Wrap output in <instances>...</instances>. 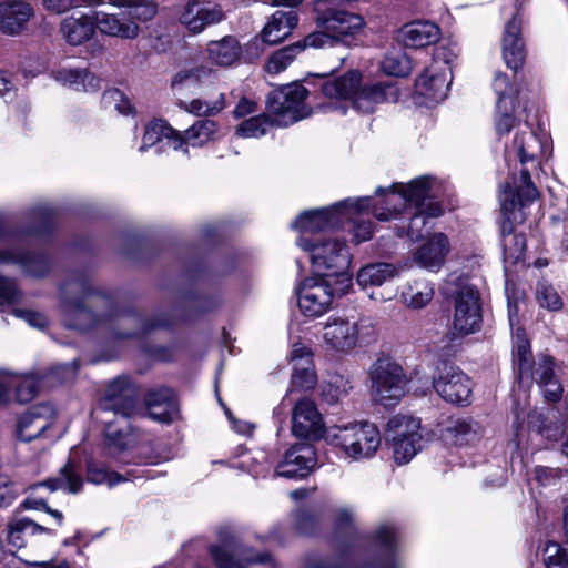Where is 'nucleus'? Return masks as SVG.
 Returning a JSON list of instances; mask_svg holds the SVG:
<instances>
[{
    "label": "nucleus",
    "mask_w": 568,
    "mask_h": 568,
    "mask_svg": "<svg viewBox=\"0 0 568 568\" xmlns=\"http://www.w3.org/2000/svg\"><path fill=\"white\" fill-rule=\"evenodd\" d=\"M440 29L427 20H416L404 24L399 30V39L407 48H424L437 43Z\"/></svg>",
    "instance_id": "2f4dec72"
},
{
    "label": "nucleus",
    "mask_w": 568,
    "mask_h": 568,
    "mask_svg": "<svg viewBox=\"0 0 568 568\" xmlns=\"http://www.w3.org/2000/svg\"><path fill=\"white\" fill-rule=\"evenodd\" d=\"M224 14L219 6L194 0L189 2L181 13V23L193 33L202 32L207 26L219 23Z\"/></svg>",
    "instance_id": "a878e982"
},
{
    "label": "nucleus",
    "mask_w": 568,
    "mask_h": 568,
    "mask_svg": "<svg viewBox=\"0 0 568 568\" xmlns=\"http://www.w3.org/2000/svg\"><path fill=\"white\" fill-rule=\"evenodd\" d=\"M205 52L210 63L221 68H229L239 61L241 45L236 38L226 36L220 40L210 41Z\"/></svg>",
    "instance_id": "c9c22d12"
},
{
    "label": "nucleus",
    "mask_w": 568,
    "mask_h": 568,
    "mask_svg": "<svg viewBox=\"0 0 568 568\" xmlns=\"http://www.w3.org/2000/svg\"><path fill=\"white\" fill-rule=\"evenodd\" d=\"M108 3L119 12H97L95 24L111 37L134 39L140 33L139 22L149 21L156 14V6L151 0H109Z\"/></svg>",
    "instance_id": "39448f33"
},
{
    "label": "nucleus",
    "mask_w": 568,
    "mask_h": 568,
    "mask_svg": "<svg viewBox=\"0 0 568 568\" xmlns=\"http://www.w3.org/2000/svg\"><path fill=\"white\" fill-rule=\"evenodd\" d=\"M225 106V94L220 92L216 98L193 99L186 104L185 110L199 116H212L219 114Z\"/></svg>",
    "instance_id": "a18cd8bd"
},
{
    "label": "nucleus",
    "mask_w": 568,
    "mask_h": 568,
    "mask_svg": "<svg viewBox=\"0 0 568 568\" xmlns=\"http://www.w3.org/2000/svg\"><path fill=\"white\" fill-rule=\"evenodd\" d=\"M503 232H505V227L503 229ZM503 247L505 257L510 260L513 263H518L524 258L526 239L523 234H515L511 232L504 233Z\"/></svg>",
    "instance_id": "603ef678"
},
{
    "label": "nucleus",
    "mask_w": 568,
    "mask_h": 568,
    "mask_svg": "<svg viewBox=\"0 0 568 568\" xmlns=\"http://www.w3.org/2000/svg\"><path fill=\"white\" fill-rule=\"evenodd\" d=\"M362 77L357 71L325 80L321 85L324 97L336 100H352L354 109L362 113H372L376 106L384 102H396L398 91L390 83H374L361 85Z\"/></svg>",
    "instance_id": "f03ea898"
},
{
    "label": "nucleus",
    "mask_w": 568,
    "mask_h": 568,
    "mask_svg": "<svg viewBox=\"0 0 568 568\" xmlns=\"http://www.w3.org/2000/svg\"><path fill=\"white\" fill-rule=\"evenodd\" d=\"M18 317L23 318L29 325L38 328H43L47 325V317L31 310H14Z\"/></svg>",
    "instance_id": "338daca9"
},
{
    "label": "nucleus",
    "mask_w": 568,
    "mask_h": 568,
    "mask_svg": "<svg viewBox=\"0 0 568 568\" xmlns=\"http://www.w3.org/2000/svg\"><path fill=\"white\" fill-rule=\"evenodd\" d=\"M317 466V456L313 445L300 443L292 446L277 464L275 473L280 477L303 478Z\"/></svg>",
    "instance_id": "412c9836"
},
{
    "label": "nucleus",
    "mask_w": 568,
    "mask_h": 568,
    "mask_svg": "<svg viewBox=\"0 0 568 568\" xmlns=\"http://www.w3.org/2000/svg\"><path fill=\"white\" fill-rule=\"evenodd\" d=\"M0 262L17 263L22 265L23 270L31 276L41 277L50 270L49 261L43 255H29L14 250H4L0 252Z\"/></svg>",
    "instance_id": "58836bf2"
},
{
    "label": "nucleus",
    "mask_w": 568,
    "mask_h": 568,
    "mask_svg": "<svg viewBox=\"0 0 568 568\" xmlns=\"http://www.w3.org/2000/svg\"><path fill=\"white\" fill-rule=\"evenodd\" d=\"M135 414L104 415L99 417L104 425L105 444L114 453H122L133 444L130 418Z\"/></svg>",
    "instance_id": "393cba45"
},
{
    "label": "nucleus",
    "mask_w": 568,
    "mask_h": 568,
    "mask_svg": "<svg viewBox=\"0 0 568 568\" xmlns=\"http://www.w3.org/2000/svg\"><path fill=\"white\" fill-rule=\"evenodd\" d=\"M351 388L352 386L348 381L337 376L328 384L327 388L323 390V395L328 403L334 404L345 397Z\"/></svg>",
    "instance_id": "bf43d9fd"
},
{
    "label": "nucleus",
    "mask_w": 568,
    "mask_h": 568,
    "mask_svg": "<svg viewBox=\"0 0 568 568\" xmlns=\"http://www.w3.org/2000/svg\"><path fill=\"white\" fill-rule=\"evenodd\" d=\"M449 250L447 236L444 233H435L414 253V262L419 267L436 273L443 267Z\"/></svg>",
    "instance_id": "cd10ccee"
},
{
    "label": "nucleus",
    "mask_w": 568,
    "mask_h": 568,
    "mask_svg": "<svg viewBox=\"0 0 568 568\" xmlns=\"http://www.w3.org/2000/svg\"><path fill=\"white\" fill-rule=\"evenodd\" d=\"M327 439L354 460L372 457L381 445L379 430L371 423L334 426L328 430Z\"/></svg>",
    "instance_id": "9b49d317"
},
{
    "label": "nucleus",
    "mask_w": 568,
    "mask_h": 568,
    "mask_svg": "<svg viewBox=\"0 0 568 568\" xmlns=\"http://www.w3.org/2000/svg\"><path fill=\"white\" fill-rule=\"evenodd\" d=\"M536 298L541 307L549 311H559L564 305L556 288L546 282L538 283Z\"/></svg>",
    "instance_id": "5fc2aeb1"
},
{
    "label": "nucleus",
    "mask_w": 568,
    "mask_h": 568,
    "mask_svg": "<svg viewBox=\"0 0 568 568\" xmlns=\"http://www.w3.org/2000/svg\"><path fill=\"white\" fill-rule=\"evenodd\" d=\"M103 0H43L45 9L52 13L61 14L82 4L99 6Z\"/></svg>",
    "instance_id": "4d7b16f0"
},
{
    "label": "nucleus",
    "mask_w": 568,
    "mask_h": 568,
    "mask_svg": "<svg viewBox=\"0 0 568 568\" xmlns=\"http://www.w3.org/2000/svg\"><path fill=\"white\" fill-rule=\"evenodd\" d=\"M382 69L394 77H404L408 72L407 61L396 55H386L382 61Z\"/></svg>",
    "instance_id": "680f3d73"
},
{
    "label": "nucleus",
    "mask_w": 568,
    "mask_h": 568,
    "mask_svg": "<svg viewBox=\"0 0 568 568\" xmlns=\"http://www.w3.org/2000/svg\"><path fill=\"white\" fill-rule=\"evenodd\" d=\"M292 386L301 389H311L316 384V374L312 358L304 359V363H296L293 366Z\"/></svg>",
    "instance_id": "8fccbe9b"
},
{
    "label": "nucleus",
    "mask_w": 568,
    "mask_h": 568,
    "mask_svg": "<svg viewBox=\"0 0 568 568\" xmlns=\"http://www.w3.org/2000/svg\"><path fill=\"white\" fill-rule=\"evenodd\" d=\"M292 424L293 434L297 437L316 438L322 433V416L308 398H302L295 404Z\"/></svg>",
    "instance_id": "bb28decb"
},
{
    "label": "nucleus",
    "mask_w": 568,
    "mask_h": 568,
    "mask_svg": "<svg viewBox=\"0 0 568 568\" xmlns=\"http://www.w3.org/2000/svg\"><path fill=\"white\" fill-rule=\"evenodd\" d=\"M20 296V293L10 278L0 276V304H10L16 302Z\"/></svg>",
    "instance_id": "0e129e2a"
},
{
    "label": "nucleus",
    "mask_w": 568,
    "mask_h": 568,
    "mask_svg": "<svg viewBox=\"0 0 568 568\" xmlns=\"http://www.w3.org/2000/svg\"><path fill=\"white\" fill-rule=\"evenodd\" d=\"M62 312L67 325L79 329H85L88 327L87 321L92 318L91 312L80 301H65L62 305Z\"/></svg>",
    "instance_id": "09e8293b"
},
{
    "label": "nucleus",
    "mask_w": 568,
    "mask_h": 568,
    "mask_svg": "<svg viewBox=\"0 0 568 568\" xmlns=\"http://www.w3.org/2000/svg\"><path fill=\"white\" fill-rule=\"evenodd\" d=\"M443 209L437 202H429L427 207L417 209L408 224V236L412 240L420 239L427 231L429 219L442 215Z\"/></svg>",
    "instance_id": "c03bdc74"
},
{
    "label": "nucleus",
    "mask_w": 568,
    "mask_h": 568,
    "mask_svg": "<svg viewBox=\"0 0 568 568\" xmlns=\"http://www.w3.org/2000/svg\"><path fill=\"white\" fill-rule=\"evenodd\" d=\"M520 34V20L515 16L507 22L503 37V55L508 68L519 69L525 60Z\"/></svg>",
    "instance_id": "f704fd0d"
},
{
    "label": "nucleus",
    "mask_w": 568,
    "mask_h": 568,
    "mask_svg": "<svg viewBox=\"0 0 568 568\" xmlns=\"http://www.w3.org/2000/svg\"><path fill=\"white\" fill-rule=\"evenodd\" d=\"M38 387L39 383L32 375L0 372V405L9 402L12 389H16L18 402L28 403L36 396Z\"/></svg>",
    "instance_id": "7c9ffc66"
},
{
    "label": "nucleus",
    "mask_w": 568,
    "mask_h": 568,
    "mask_svg": "<svg viewBox=\"0 0 568 568\" xmlns=\"http://www.w3.org/2000/svg\"><path fill=\"white\" fill-rule=\"evenodd\" d=\"M436 189V181L429 176L416 178L408 184L397 183L389 190L377 187L376 194L384 196L385 206L374 205L372 213L377 220L388 221L400 213L407 203L415 205L416 209L427 207V204L433 202Z\"/></svg>",
    "instance_id": "0eeeda50"
},
{
    "label": "nucleus",
    "mask_w": 568,
    "mask_h": 568,
    "mask_svg": "<svg viewBox=\"0 0 568 568\" xmlns=\"http://www.w3.org/2000/svg\"><path fill=\"white\" fill-rule=\"evenodd\" d=\"M100 412L104 415L135 414V392L125 376L111 381L100 403Z\"/></svg>",
    "instance_id": "aec40b11"
},
{
    "label": "nucleus",
    "mask_w": 568,
    "mask_h": 568,
    "mask_svg": "<svg viewBox=\"0 0 568 568\" xmlns=\"http://www.w3.org/2000/svg\"><path fill=\"white\" fill-rule=\"evenodd\" d=\"M496 131L499 135L508 133L511 128L515 125V118H514V110L515 104L511 102V99H509V104H504L503 110L499 111L496 108Z\"/></svg>",
    "instance_id": "13d9d810"
},
{
    "label": "nucleus",
    "mask_w": 568,
    "mask_h": 568,
    "mask_svg": "<svg viewBox=\"0 0 568 568\" xmlns=\"http://www.w3.org/2000/svg\"><path fill=\"white\" fill-rule=\"evenodd\" d=\"M433 387L443 399L453 404L467 403L471 394L468 376L459 367L446 362L437 365Z\"/></svg>",
    "instance_id": "2eb2a0df"
},
{
    "label": "nucleus",
    "mask_w": 568,
    "mask_h": 568,
    "mask_svg": "<svg viewBox=\"0 0 568 568\" xmlns=\"http://www.w3.org/2000/svg\"><path fill=\"white\" fill-rule=\"evenodd\" d=\"M55 419V410L50 404H39L29 408L19 419L18 436L31 442L49 429Z\"/></svg>",
    "instance_id": "4be33fe9"
},
{
    "label": "nucleus",
    "mask_w": 568,
    "mask_h": 568,
    "mask_svg": "<svg viewBox=\"0 0 568 568\" xmlns=\"http://www.w3.org/2000/svg\"><path fill=\"white\" fill-rule=\"evenodd\" d=\"M375 539L379 545L390 548L396 540V530L392 525L384 524L376 530Z\"/></svg>",
    "instance_id": "69168bd1"
},
{
    "label": "nucleus",
    "mask_w": 568,
    "mask_h": 568,
    "mask_svg": "<svg viewBox=\"0 0 568 568\" xmlns=\"http://www.w3.org/2000/svg\"><path fill=\"white\" fill-rule=\"evenodd\" d=\"M493 89L497 95V109L503 110L504 104H509V99L514 103L517 95V88L509 82L506 74L496 72L493 80Z\"/></svg>",
    "instance_id": "864d4df0"
},
{
    "label": "nucleus",
    "mask_w": 568,
    "mask_h": 568,
    "mask_svg": "<svg viewBox=\"0 0 568 568\" xmlns=\"http://www.w3.org/2000/svg\"><path fill=\"white\" fill-rule=\"evenodd\" d=\"M298 22V17L294 11L278 10L274 12L260 34L252 40L250 48L260 43L274 45L284 41L295 29Z\"/></svg>",
    "instance_id": "b1692460"
},
{
    "label": "nucleus",
    "mask_w": 568,
    "mask_h": 568,
    "mask_svg": "<svg viewBox=\"0 0 568 568\" xmlns=\"http://www.w3.org/2000/svg\"><path fill=\"white\" fill-rule=\"evenodd\" d=\"M323 339L328 348L347 354L373 343L376 329L369 318L351 322L344 317H329L323 327Z\"/></svg>",
    "instance_id": "9d476101"
},
{
    "label": "nucleus",
    "mask_w": 568,
    "mask_h": 568,
    "mask_svg": "<svg viewBox=\"0 0 568 568\" xmlns=\"http://www.w3.org/2000/svg\"><path fill=\"white\" fill-rule=\"evenodd\" d=\"M513 357L518 367L519 379H532L539 386L548 402H557L562 396V385L556 375L554 361L541 355L532 358L530 343L523 328L517 327L513 333Z\"/></svg>",
    "instance_id": "7ed1b4c3"
},
{
    "label": "nucleus",
    "mask_w": 568,
    "mask_h": 568,
    "mask_svg": "<svg viewBox=\"0 0 568 568\" xmlns=\"http://www.w3.org/2000/svg\"><path fill=\"white\" fill-rule=\"evenodd\" d=\"M339 214L341 210L335 211L334 205L326 209L306 211L292 225L302 232L301 236L308 237V234L338 227Z\"/></svg>",
    "instance_id": "c756f323"
},
{
    "label": "nucleus",
    "mask_w": 568,
    "mask_h": 568,
    "mask_svg": "<svg viewBox=\"0 0 568 568\" xmlns=\"http://www.w3.org/2000/svg\"><path fill=\"white\" fill-rule=\"evenodd\" d=\"M476 425L468 420H457L450 429L454 433L456 442L459 444L468 443L476 438Z\"/></svg>",
    "instance_id": "e2e57ef3"
},
{
    "label": "nucleus",
    "mask_w": 568,
    "mask_h": 568,
    "mask_svg": "<svg viewBox=\"0 0 568 568\" xmlns=\"http://www.w3.org/2000/svg\"><path fill=\"white\" fill-rule=\"evenodd\" d=\"M316 23L321 31L305 37V44L321 49L345 42V38L362 30L364 20L361 16L341 9L336 0H317L315 2Z\"/></svg>",
    "instance_id": "20e7f679"
},
{
    "label": "nucleus",
    "mask_w": 568,
    "mask_h": 568,
    "mask_svg": "<svg viewBox=\"0 0 568 568\" xmlns=\"http://www.w3.org/2000/svg\"><path fill=\"white\" fill-rule=\"evenodd\" d=\"M103 101L105 104H114L119 113L129 115L133 111V106L130 100L119 90L108 91L103 94Z\"/></svg>",
    "instance_id": "052dcab7"
},
{
    "label": "nucleus",
    "mask_w": 568,
    "mask_h": 568,
    "mask_svg": "<svg viewBox=\"0 0 568 568\" xmlns=\"http://www.w3.org/2000/svg\"><path fill=\"white\" fill-rule=\"evenodd\" d=\"M275 124L268 115L261 114L243 121L237 128V134L242 138H260L267 132V129Z\"/></svg>",
    "instance_id": "3c124183"
},
{
    "label": "nucleus",
    "mask_w": 568,
    "mask_h": 568,
    "mask_svg": "<svg viewBox=\"0 0 568 568\" xmlns=\"http://www.w3.org/2000/svg\"><path fill=\"white\" fill-rule=\"evenodd\" d=\"M87 480L93 485H108L113 487L114 485L124 480V478L113 471H109L102 464L90 458L85 464Z\"/></svg>",
    "instance_id": "de8ad7c7"
},
{
    "label": "nucleus",
    "mask_w": 568,
    "mask_h": 568,
    "mask_svg": "<svg viewBox=\"0 0 568 568\" xmlns=\"http://www.w3.org/2000/svg\"><path fill=\"white\" fill-rule=\"evenodd\" d=\"M182 146L183 141L178 131L162 120H154L145 125L139 152L143 153L150 148H155L156 153H162L168 149L178 151Z\"/></svg>",
    "instance_id": "5701e85b"
},
{
    "label": "nucleus",
    "mask_w": 568,
    "mask_h": 568,
    "mask_svg": "<svg viewBox=\"0 0 568 568\" xmlns=\"http://www.w3.org/2000/svg\"><path fill=\"white\" fill-rule=\"evenodd\" d=\"M547 139L541 140L531 131L526 130L517 133L511 145L506 146L508 160L518 159L521 164L520 175H513L499 193L500 209L507 221L521 223L525 220L523 209L538 195V191L530 181V170L538 165L539 158L545 153Z\"/></svg>",
    "instance_id": "f257e3e1"
},
{
    "label": "nucleus",
    "mask_w": 568,
    "mask_h": 568,
    "mask_svg": "<svg viewBox=\"0 0 568 568\" xmlns=\"http://www.w3.org/2000/svg\"><path fill=\"white\" fill-rule=\"evenodd\" d=\"M544 561L547 568H568V551L556 541H548L544 549Z\"/></svg>",
    "instance_id": "6e6d98bb"
},
{
    "label": "nucleus",
    "mask_w": 568,
    "mask_h": 568,
    "mask_svg": "<svg viewBox=\"0 0 568 568\" xmlns=\"http://www.w3.org/2000/svg\"><path fill=\"white\" fill-rule=\"evenodd\" d=\"M148 415L155 422L171 423L178 414V405L172 389L163 387L150 390L145 396Z\"/></svg>",
    "instance_id": "72a5a7b5"
},
{
    "label": "nucleus",
    "mask_w": 568,
    "mask_h": 568,
    "mask_svg": "<svg viewBox=\"0 0 568 568\" xmlns=\"http://www.w3.org/2000/svg\"><path fill=\"white\" fill-rule=\"evenodd\" d=\"M95 17L82 14L64 18L60 24V32L63 39L71 45H80L89 41L95 32Z\"/></svg>",
    "instance_id": "e433bc0d"
},
{
    "label": "nucleus",
    "mask_w": 568,
    "mask_h": 568,
    "mask_svg": "<svg viewBox=\"0 0 568 568\" xmlns=\"http://www.w3.org/2000/svg\"><path fill=\"white\" fill-rule=\"evenodd\" d=\"M387 430L394 462L397 465L409 463L422 448L419 419L406 415L394 416L387 423Z\"/></svg>",
    "instance_id": "4468645a"
},
{
    "label": "nucleus",
    "mask_w": 568,
    "mask_h": 568,
    "mask_svg": "<svg viewBox=\"0 0 568 568\" xmlns=\"http://www.w3.org/2000/svg\"><path fill=\"white\" fill-rule=\"evenodd\" d=\"M32 17L33 9L26 0H7L0 3V29L3 33H20Z\"/></svg>",
    "instance_id": "c85d7f7f"
},
{
    "label": "nucleus",
    "mask_w": 568,
    "mask_h": 568,
    "mask_svg": "<svg viewBox=\"0 0 568 568\" xmlns=\"http://www.w3.org/2000/svg\"><path fill=\"white\" fill-rule=\"evenodd\" d=\"M17 496V490L6 479H0V507L11 505Z\"/></svg>",
    "instance_id": "774afa93"
},
{
    "label": "nucleus",
    "mask_w": 568,
    "mask_h": 568,
    "mask_svg": "<svg viewBox=\"0 0 568 568\" xmlns=\"http://www.w3.org/2000/svg\"><path fill=\"white\" fill-rule=\"evenodd\" d=\"M434 297L433 285L425 280L407 283L402 292L404 304L413 310L425 307Z\"/></svg>",
    "instance_id": "79ce46f5"
},
{
    "label": "nucleus",
    "mask_w": 568,
    "mask_h": 568,
    "mask_svg": "<svg viewBox=\"0 0 568 568\" xmlns=\"http://www.w3.org/2000/svg\"><path fill=\"white\" fill-rule=\"evenodd\" d=\"M307 90L302 84L293 83L272 92L267 100V111L278 126H287L311 114L305 104Z\"/></svg>",
    "instance_id": "ddd939ff"
},
{
    "label": "nucleus",
    "mask_w": 568,
    "mask_h": 568,
    "mask_svg": "<svg viewBox=\"0 0 568 568\" xmlns=\"http://www.w3.org/2000/svg\"><path fill=\"white\" fill-rule=\"evenodd\" d=\"M82 486L83 479L79 474L74 462L69 459L60 469L57 477L49 478L29 487V495L22 501L21 507L24 509L43 510L52 516L57 520L58 525L61 526L63 523V514L48 506L45 497L41 495V490L48 489L50 493H53L61 489L71 494H77L82 489Z\"/></svg>",
    "instance_id": "f8f14e48"
},
{
    "label": "nucleus",
    "mask_w": 568,
    "mask_h": 568,
    "mask_svg": "<svg viewBox=\"0 0 568 568\" xmlns=\"http://www.w3.org/2000/svg\"><path fill=\"white\" fill-rule=\"evenodd\" d=\"M213 73V70L205 65L181 69L171 79V90L175 95H183L191 87L199 84Z\"/></svg>",
    "instance_id": "a19ab883"
},
{
    "label": "nucleus",
    "mask_w": 568,
    "mask_h": 568,
    "mask_svg": "<svg viewBox=\"0 0 568 568\" xmlns=\"http://www.w3.org/2000/svg\"><path fill=\"white\" fill-rule=\"evenodd\" d=\"M246 551L233 541L214 545L210 548L216 568H274L268 555H257L253 558L246 556Z\"/></svg>",
    "instance_id": "a211bd4d"
},
{
    "label": "nucleus",
    "mask_w": 568,
    "mask_h": 568,
    "mask_svg": "<svg viewBox=\"0 0 568 568\" xmlns=\"http://www.w3.org/2000/svg\"><path fill=\"white\" fill-rule=\"evenodd\" d=\"M398 274L399 270L390 263H373L363 266L357 272L356 281L368 293L369 298L385 302L395 295V290L387 285Z\"/></svg>",
    "instance_id": "dca6fc26"
},
{
    "label": "nucleus",
    "mask_w": 568,
    "mask_h": 568,
    "mask_svg": "<svg viewBox=\"0 0 568 568\" xmlns=\"http://www.w3.org/2000/svg\"><path fill=\"white\" fill-rule=\"evenodd\" d=\"M53 79L74 91L94 92L100 89V80L87 69L62 68L53 72Z\"/></svg>",
    "instance_id": "4c0bfd02"
},
{
    "label": "nucleus",
    "mask_w": 568,
    "mask_h": 568,
    "mask_svg": "<svg viewBox=\"0 0 568 568\" xmlns=\"http://www.w3.org/2000/svg\"><path fill=\"white\" fill-rule=\"evenodd\" d=\"M437 71L438 68L435 62L416 80L417 92L435 102H439L446 98L450 84V69L445 67V70L442 72Z\"/></svg>",
    "instance_id": "473e14b6"
},
{
    "label": "nucleus",
    "mask_w": 568,
    "mask_h": 568,
    "mask_svg": "<svg viewBox=\"0 0 568 568\" xmlns=\"http://www.w3.org/2000/svg\"><path fill=\"white\" fill-rule=\"evenodd\" d=\"M217 133V124L212 120H199L181 135L183 146L180 149L187 153V146H202L213 140Z\"/></svg>",
    "instance_id": "37998d69"
},
{
    "label": "nucleus",
    "mask_w": 568,
    "mask_h": 568,
    "mask_svg": "<svg viewBox=\"0 0 568 568\" xmlns=\"http://www.w3.org/2000/svg\"><path fill=\"white\" fill-rule=\"evenodd\" d=\"M297 244L308 253L312 266L320 276H336L341 283L349 284L346 271L351 264V254L345 242L335 237L313 240L300 236Z\"/></svg>",
    "instance_id": "423d86ee"
},
{
    "label": "nucleus",
    "mask_w": 568,
    "mask_h": 568,
    "mask_svg": "<svg viewBox=\"0 0 568 568\" xmlns=\"http://www.w3.org/2000/svg\"><path fill=\"white\" fill-rule=\"evenodd\" d=\"M373 399L383 406H395L407 392L409 378L394 357L379 354L368 369Z\"/></svg>",
    "instance_id": "1a4fd4ad"
},
{
    "label": "nucleus",
    "mask_w": 568,
    "mask_h": 568,
    "mask_svg": "<svg viewBox=\"0 0 568 568\" xmlns=\"http://www.w3.org/2000/svg\"><path fill=\"white\" fill-rule=\"evenodd\" d=\"M307 47L308 45L305 44L304 39L303 41L280 49L271 55L266 64V71L268 73L282 72L295 59V57Z\"/></svg>",
    "instance_id": "49530a36"
},
{
    "label": "nucleus",
    "mask_w": 568,
    "mask_h": 568,
    "mask_svg": "<svg viewBox=\"0 0 568 568\" xmlns=\"http://www.w3.org/2000/svg\"><path fill=\"white\" fill-rule=\"evenodd\" d=\"M442 291L455 302L454 329L460 335H468L477 331L481 318L479 293L469 278L452 273L445 280Z\"/></svg>",
    "instance_id": "6e6552de"
},
{
    "label": "nucleus",
    "mask_w": 568,
    "mask_h": 568,
    "mask_svg": "<svg viewBox=\"0 0 568 568\" xmlns=\"http://www.w3.org/2000/svg\"><path fill=\"white\" fill-rule=\"evenodd\" d=\"M40 532H51L50 529L40 526L27 517H13L7 525L8 542L16 547L22 548L27 544V537Z\"/></svg>",
    "instance_id": "ea45409f"
},
{
    "label": "nucleus",
    "mask_w": 568,
    "mask_h": 568,
    "mask_svg": "<svg viewBox=\"0 0 568 568\" xmlns=\"http://www.w3.org/2000/svg\"><path fill=\"white\" fill-rule=\"evenodd\" d=\"M371 201L372 199L366 196L346 199L334 204L335 211L341 210L339 226H344L345 222L351 223L353 226L349 229V232L353 233L356 243L367 241L372 237V223L363 219V215L368 214L372 206Z\"/></svg>",
    "instance_id": "6ab92c4d"
},
{
    "label": "nucleus",
    "mask_w": 568,
    "mask_h": 568,
    "mask_svg": "<svg viewBox=\"0 0 568 568\" xmlns=\"http://www.w3.org/2000/svg\"><path fill=\"white\" fill-rule=\"evenodd\" d=\"M327 278H308L302 283L298 307L305 316L318 317L331 308L335 293Z\"/></svg>",
    "instance_id": "f3484780"
}]
</instances>
